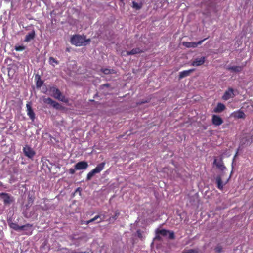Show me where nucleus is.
Wrapping results in <instances>:
<instances>
[{
    "label": "nucleus",
    "mask_w": 253,
    "mask_h": 253,
    "mask_svg": "<svg viewBox=\"0 0 253 253\" xmlns=\"http://www.w3.org/2000/svg\"><path fill=\"white\" fill-rule=\"evenodd\" d=\"M110 85L109 84H105L101 85L100 86V89H103L104 87H109Z\"/></svg>",
    "instance_id": "nucleus-37"
},
{
    "label": "nucleus",
    "mask_w": 253,
    "mask_h": 253,
    "mask_svg": "<svg viewBox=\"0 0 253 253\" xmlns=\"http://www.w3.org/2000/svg\"><path fill=\"white\" fill-rule=\"evenodd\" d=\"M216 182L217 184V188L219 190H223L224 185H225L227 183V182H226L224 184H223L222 179H221V177L219 176H218L216 177Z\"/></svg>",
    "instance_id": "nucleus-22"
},
{
    "label": "nucleus",
    "mask_w": 253,
    "mask_h": 253,
    "mask_svg": "<svg viewBox=\"0 0 253 253\" xmlns=\"http://www.w3.org/2000/svg\"><path fill=\"white\" fill-rule=\"evenodd\" d=\"M49 91L52 93V96L56 99L63 102H65V98L62 95L60 91L55 86H51L49 88Z\"/></svg>",
    "instance_id": "nucleus-3"
},
{
    "label": "nucleus",
    "mask_w": 253,
    "mask_h": 253,
    "mask_svg": "<svg viewBox=\"0 0 253 253\" xmlns=\"http://www.w3.org/2000/svg\"><path fill=\"white\" fill-rule=\"evenodd\" d=\"M101 221V219H100V220L97 221V223H100Z\"/></svg>",
    "instance_id": "nucleus-43"
},
{
    "label": "nucleus",
    "mask_w": 253,
    "mask_h": 253,
    "mask_svg": "<svg viewBox=\"0 0 253 253\" xmlns=\"http://www.w3.org/2000/svg\"><path fill=\"white\" fill-rule=\"evenodd\" d=\"M141 50L139 48H136L132 49L131 51H126V55H135L141 52Z\"/></svg>",
    "instance_id": "nucleus-23"
},
{
    "label": "nucleus",
    "mask_w": 253,
    "mask_h": 253,
    "mask_svg": "<svg viewBox=\"0 0 253 253\" xmlns=\"http://www.w3.org/2000/svg\"><path fill=\"white\" fill-rule=\"evenodd\" d=\"M246 64H245L243 66H229L227 67V69L232 72L234 73H239L241 72L244 68V67L245 66Z\"/></svg>",
    "instance_id": "nucleus-18"
},
{
    "label": "nucleus",
    "mask_w": 253,
    "mask_h": 253,
    "mask_svg": "<svg viewBox=\"0 0 253 253\" xmlns=\"http://www.w3.org/2000/svg\"><path fill=\"white\" fill-rule=\"evenodd\" d=\"M38 209V206H36L32 208V211L28 212L27 210L26 209L25 211L23 212L24 216L26 218H36L38 216V213L36 212Z\"/></svg>",
    "instance_id": "nucleus-5"
},
{
    "label": "nucleus",
    "mask_w": 253,
    "mask_h": 253,
    "mask_svg": "<svg viewBox=\"0 0 253 253\" xmlns=\"http://www.w3.org/2000/svg\"><path fill=\"white\" fill-rule=\"evenodd\" d=\"M77 191H79L80 192L81 191V188L79 187L76 190V192H77Z\"/></svg>",
    "instance_id": "nucleus-42"
},
{
    "label": "nucleus",
    "mask_w": 253,
    "mask_h": 253,
    "mask_svg": "<svg viewBox=\"0 0 253 253\" xmlns=\"http://www.w3.org/2000/svg\"><path fill=\"white\" fill-rule=\"evenodd\" d=\"M8 224L11 228L17 231H20L22 230H27L28 228H31L32 225L30 224H27L22 226H19L16 223H13L11 221H8Z\"/></svg>",
    "instance_id": "nucleus-4"
},
{
    "label": "nucleus",
    "mask_w": 253,
    "mask_h": 253,
    "mask_svg": "<svg viewBox=\"0 0 253 253\" xmlns=\"http://www.w3.org/2000/svg\"><path fill=\"white\" fill-rule=\"evenodd\" d=\"M24 155L29 158H32L35 155V151L28 145H26L23 148Z\"/></svg>",
    "instance_id": "nucleus-6"
},
{
    "label": "nucleus",
    "mask_w": 253,
    "mask_h": 253,
    "mask_svg": "<svg viewBox=\"0 0 253 253\" xmlns=\"http://www.w3.org/2000/svg\"><path fill=\"white\" fill-rule=\"evenodd\" d=\"M182 253H198V251L197 249H189L184 251Z\"/></svg>",
    "instance_id": "nucleus-31"
},
{
    "label": "nucleus",
    "mask_w": 253,
    "mask_h": 253,
    "mask_svg": "<svg viewBox=\"0 0 253 253\" xmlns=\"http://www.w3.org/2000/svg\"><path fill=\"white\" fill-rule=\"evenodd\" d=\"M90 222H89V220H87V221H82V224H85V225H87L88 224H89Z\"/></svg>",
    "instance_id": "nucleus-41"
},
{
    "label": "nucleus",
    "mask_w": 253,
    "mask_h": 253,
    "mask_svg": "<svg viewBox=\"0 0 253 253\" xmlns=\"http://www.w3.org/2000/svg\"><path fill=\"white\" fill-rule=\"evenodd\" d=\"M36 80V86L37 88H40L43 84V81L41 80L40 75H36L35 76Z\"/></svg>",
    "instance_id": "nucleus-24"
},
{
    "label": "nucleus",
    "mask_w": 253,
    "mask_h": 253,
    "mask_svg": "<svg viewBox=\"0 0 253 253\" xmlns=\"http://www.w3.org/2000/svg\"><path fill=\"white\" fill-rule=\"evenodd\" d=\"M43 102L47 104L51 105L52 107L56 109H59L61 108V105L56 101L52 100L51 98L48 97L43 99Z\"/></svg>",
    "instance_id": "nucleus-8"
},
{
    "label": "nucleus",
    "mask_w": 253,
    "mask_h": 253,
    "mask_svg": "<svg viewBox=\"0 0 253 253\" xmlns=\"http://www.w3.org/2000/svg\"><path fill=\"white\" fill-rule=\"evenodd\" d=\"M213 164L216 166L217 168L220 169L221 170H223L225 169V167L224 166L223 163L222 161L217 162L216 159H214Z\"/></svg>",
    "instance_id": "nucleus-26"
},
{
    "label": "nucleus",
    "mask_w": 253,
    "mask_h": 253,
    "mask_svg": "<svg viewBox=\"0 0 253 253\" xmlns=\"http://www.w3.org/2000/svg\"><path fill=\"white\" fill-rule=\"evenodd\" d=\"M211 122L213 125L219 126L223 123V120L219 116L213 115L212 116Z\"/></svg>",
    "instance_id": "nucleus-10"
},
{
    "label": "nucleus",
    "mask_w": 253,
    "mask_h": 253,
    "mask_svg": "<svg viewBox=\"0 0 253 253\" xmlns=\"http://www.w3.org/2000/svg\"><path fill=\"white\" fill-rule=\"evenodd\" d=\"M137 234L139 237L141 238L142 237L141 231L140 230H138L137 231Z\"/></svg>",
    "instance_id": "nucleus-40"
},
{
    "label": "nucleus",
    "mask_w": 253,
    "mask_h": 253,
    "mask_svg": "<svg viewBox=\"0 0 253 253\" xmlns=\"http://www.w3.org/2000/svg\"><path fill=\"white\" fill-rule=\"evenodd\" d=\"M33 201V198L31 196H30V195H29L28 198V203L25 205L26 210H28V209L32 205Z\"/></svg>",
    "instance_id": "nucleus-28"
},
{
    "label": "nucleus",
    "mask_w": 253,
    "mask_h": 253,
    "mask_svg": "<svg viewBox=\"0 0 253 253\" xmlns=\"http://www.w3.org/2000/svg\"><path fill=\"white\" fill-rule=\"evenodd\" d=\"M98 218H100V216L99 215H96L94 218L89 220V222L91 223V222H94L95 221H96Z\"/></svg>",
    "instance_id": "nucleus-36"
},
{
    "label": "nucleus",
    "mask_w": 253,
    "mask_h": 253,
    "mask_svg": "<svg viewBox=\"0 0 253 253\" xmlns=\"http://www.w3.org/2000/svg\"><path fill=\"white\" fill-rule=\"evenodd\" d=\"M207 38H205L202 40L199 41V42H183V45L187 48H195L198 45H200L202 43V42L207 39Z\"/></svg>",
    "instance_id": "nucleus-9"
},
{
    "label": "nucleus",
    "mask_w": 253,
    "mask_h": 253,
    "mask_svg": "<svg viewBox=\"0 0 253 253\" xmlns=\"http://www.w3.org/2000/svg\"><path fill=\"white\" fill-rule=\"evenodd\" d=\"M231 117H233L235 119H245L246 115L243 111L239 109L237 111H235L231 113L230 115Z\"/></svg>",
    "instance_id": "nucleus-12"
},
{
    "label": "nucleus",
    "mask_w": 253,
    "mask_h": 253,
    "mask_svg": "<svg viewBox=\"0 0 253 253\" xmlns=\"http://www.w3.org/2000/svg\"><path fill=\"white\" fill-rule=\"evenodd\" d=\"M233 92L234 90L233 88H228V89L225 92L223 95L222 96L223 100L227 101L230 98H233L234 97Z\"/></svg>",
    "instance_id": "nucleus-15"
},
{
    "label": "nucleus",
    "mask_w": 253,
    "mask_h": 253,
    "mask_svg": "<svg viewBox=\"0 0 253 253\" xmlns=\"http://www.w3.org/2000/svg\"><path fill=\"white\" fill-rule=\"evenodd\" d=\"M137 223H138V222L136 221V223H135L136 225H137Z\"/></svg>",
    "instance_id": "nucleus-45"
},
{
    "label": "nucleus",
    "mask_w": 253,
    "mask_h": 253,
    "mask_svg": "<svg viewBox=\"0 0 253 253\" xmlns=\"http://www.w3.org/2000/svg\"><path fill=\"white\" fill-rule=\"evenodd\" d=\"M43 102L47 104L51 105L52 107L56 109H59L61 108V105L56 101L52 100L51 98L48 97L43 99Z\"/></svg>",
    "instance_id": "nucleus-7"
},
{
    "label": "nucleus",
    "mask_w": 253,
    "mask_h": 253,
    "mask_svg": "<svg viewBox=\"0 0 253 253\" xmlns=\"http://www.w3.org/2000/svg\"><path fill=\"white\" fill-rule=\"evenodd\" d=\"M35 37V32L34 30H32L30 32L28 33L25 36L24 41L25 42H29L32 40L34 39Z\"/></svg>",
    "instance_id": "nucleus-21"
},
{
    "label": "nucleus",
    "mask_w": 253,
    "mask_h": 253,
    "mask_svg": "<svg viewBox=\"0 0 253 253\" xmlns=\"http://www.w3.org/2000/svg\"><path fill=\"white\" fill-rule=\"evenodd\" d=\"M169 233V230H166V229H157L156 230V237L155 238L156 239H158L159 240H161V237L160 235L162 236H168V234Z\"/></svg>",
    "instance_id": "nucleus-17"
},
{
    "label": "nucleus",
    "mask_w": 253,
    "mask_h": 253,
    "mask_svg": "<svg viewBox=\"0 0 253 253\" xmlns=\"http://www.w3.org/2000/svg\"><path fill=\"white\" fill-rule=\"evenodd\" d=\"M26 108L27 115L31 120L34 121L35 118V114L32 108L31 102H28L26 104Z\"/></svg>",
    "instance_id": "nucleus-14"
},
{
    "label": "nucleus",
    "mask_w": 253,
    "mask_h": 253,
    "mask_svg": "<svg viewBox=\"0 0 253 253\" xmlns=\"http://www.w3.org/2000/svg\"><path fill=\"white\" fill-rule=\"evenodd\" d=\"M105 162H102L97 165L96 168L91 170L87 175L86 180H90L95 174L99 173L104 168Z\"/></svg>",
    "instance_id": "nucleus-2"
},
{
    "label": "nucleus",
    "mask_w": 253,
    "mask_h": 253,
    "mask_svg": "<svg viewBox=\"0 0 253 253\" xmlns=\"http://www.w3.org/2000/svg\"><path fill=\"white\" fill-rule=\"evenodd\" d=\"M80 253H86V252H80Z\"/></svg>",
    "instance_id": "nucleus-44"
},
{
    "label": "nucleus",
    "mask_w": 253,
    "mask_h": 253,
    "mask_svg": "<svg viewBox=\"0 0 253 253\" xmlns=\"http://www.w3.org/2000/svg\"><path fill=\"white\" fill-rule=\"evenodd\" d=\"M15 49L16 51H20L24 50L25 49V47L24 46H16Z\"/></svg>",
    "instance_id": "nucleus-35"
},
{
    "label": "nucleus",
    "mask_w": 253,
    "mask_h": 253,
    "mask_svg": "<svg viewBox=\"0 0 253 253\" xmlns=\"http://www.w3.org/2000/svg\"><path fill=\"white\" fill-rule=\"evenodd\" d=\"M132 4H133V8L136 9V10H139L141 7V4H139L138 3L135 2V1H133Z\"/></svg>",
    "instance_id": "nucleus-33"
},
{
    "label": "nucleus",
    "mask_w": 253,
    "mask_h": 253,
    "mask_svg": "<svg viewBox=\"0 0 253 253\" xmlns=\"http://www.w3.org/2000/svg\"><path fill=\"white\" fill-rule=\"evenodd\" d=\"M120 214V212L119 211H115L114 215L112 216V217H110L109 218V221L110 222H114L118 217V216Z\"/></svg>",
    "instance_id": "nucleus-29"
},
{
    "label": "nucleus",
    "mask_w": 253,
    "mask_h": 253,
    "mask_svg": "<svg viewBox=\"0 0 253 253\" xmlns=\"http://www.w3.org/2000/svg\"><path fill=\"white\" fill-rule=\"evenodd\" d=\"M69 172L71 174H74L75 172V169H72V168L70 169Z\"/></svg>",
    "instance_id": "nucleus-39"
},
{
    "label": "nucleus",
    "mask_w": 253,
    "mask_h": 253,
    "mask_svg": "<svg viewBox=\"0 0 253 253\" xmlns=\"http://www.w3.org/2000/svg\"><path fill=\"white\" fill-rule=\"evenodd\" d=\"M206 61V58L202 56L200 58H195L191 63V65L193 66H200L204 64Z\"/></svg>",
    "instance_id": "nucleus-16"
},
{
    "label": "nucleus",
    "mask_w": 253,
    "mask_h": 253,
    "mask_svg": "<svg viewBox=\"0 0 253 253\" xmlns=\"http://www.w3.org/2000/svg\"><path fill=\"white\" fill-rule=\"evenodd\" d=\"M226 109L224 104L221 103H218L216 107L214 109L213 112L216 113H220L223 112Z\"/></svg>",
    "instance_id": "nucleus-20"
},
{
    "label": "nucleus",
    "mask_w": 253,
    "mask_h": 253,
    "mask_svg": "<svg viewBox=\"0 0 253 253\" xmlns=\"http://www.w3.org/2000/svg\"><path fill=\"white\" fill-rule=\"evenodd\" d=\"M69 238L73 243L76 240H82L83 238L82 237H77V235L75 234L70 235Z\"/></svg>",
    "instance_id": "nucleus-27"
},
{
    "label": "nucleus",
    "mask_w": 253,
    "mask_h": 253,
    "mask_svg": "<svg viewBox=\"0 0 253 253\" xmlns=\"http://www.w3.org/2000/svg\"><path fill=\"white\" fill-rule=\"evenodd\" d=\"M223 248L220 245H218L215 248V251L216 253H221L222 251Z\"/></svg>",
    "instance_id": "nucleus-34"
},
{
    "label": "nucleus",
    "mask_w": 253,
    "mask_h": 253,
    "mask_svg": "<svg viewBox=\"0 0 253 253\" xmlns=\"http://www.w3.org/2000/svg\"><path fill=\"white\" fill-rule=\"evenodd\" d=\"M90 42V39H86L84 35H75L71 39V43L76 46L86 45Z\"/></svg>",
    "instance_id": "nucleus-1"
},
{
    "label": "nucleus",
    "mask_w": 253,
    "mask_h": 253,
    "mask_svg": "<svg viewBox=\"0 0 253 253\" xmlns=\"http://www.w3.org/2000/svg\"><path fill=\"white\" fill-rule=\"evenodd\" d=\"M80 241V240H76V241H75L73 243V244L75 245L76 247H78L80 245V243L79 242Z\"/></svg>",
    "instance_id": "nucleus-38"
},
{
    "label": "nucleus",
    "mask_w": 253,
    "mask_h": 253,
    "mask_svg": "<svg viewBox=\"0 0 253 253\" xmlns=\"http://www.w3.org/2000/svg\"><path fill=\"white\" fill-rule=\"evenodd\" d=\"M195 71V69H191L188 70H184L179 72V79L180 80L184 77H187L190 74Z\"/></svg>",
    "instance_id": "nucleus-19"
},
{
    "label": "nucleus",
    "mask_w": 253,
    "mask_h": 253,
    "mask_svg": "<svg viewBox=\"0 0 253 253\" xmlns=\"http://www.w3.org/2000/svg\"><path fill=\"white\" fill-rule=\"evenodd\" d=\"M49 62L50 64L52 65L53 66H54V63H55L56 64H59V62L52 57H50L49 58Z\"/></svg>",
    "instance_id": "nucleus-30"
},
{
    "label": "nucleus",
    "mask_w": 253,
    "mask_h": 253,
    "mask_svg": "<svg viewBox=\"0 0 253 253\" xmlns=\"http://www.w3.org/2000/svg\"><path fill=\"white\" fill-rule=\"evenodd\" d=\"M0 197L3 199L4 204L5 205H9L12 202V198L10 197L7 193H0Z\"/></svg>",
    "instance_id": "nucleus-13"
},
{
    "label": "nucleus",
    "mask_w": 253,
    "mask_h": 253,
    "mask_svg": "<svg viewBox=\"0 0 253 253\" xmlns=\"http://www.w3.org/2000/svg\"><path fill=\"white\" fill-rule=\"evenodd\" d=\"M88 167V164L86 161H80L78 162L75 165V169L76 170H85Z\"/></svg>",
    "instance_id": "nucleus-11"
},
{
    "label": "nucleus",
    "mask_w": 253,
    "mask_h": 253,
    "mask_svg": "<svg viewBox=\"0 0 253 253\" xmlns=\"http://www.w3.org/2000/svg\"><path fill=\"white\" fill-rule=\"evenodd\" d=\"M121 1H123L124 0H120Z\"/></svg>",
    "instance_id": "nucleus-46"
},
{
    "label": "nucleus",
    "mask_w": 253,
    "mask_h": 253,
    "mask_svg": "<svg viewBox=\"0 0 253 253\" xmlns=\"http://www.w3.org/2000/svg\"><path fill=\"white\" fill-rule=\"evenodd\" d=\"M100 71L105 75L116 73V71L114 69H110L109 68H101Z\"/></svg>",
    "instance_id": "nucleus-25"
},
{
    "label": "nucleus",
    "mask_w": 253,
    "mask_h": 253,
    "mask_svg": "<svg viewBox=\"0 0 253 253\" xmlns=\"http://www.w3.org/2000/svg\"><path fill=\"white\" fill-rule=\"evenodd\" d=\"M168 238L169 239H174L175 238L174 233L172 231L169 230V233L168 234Z\"/></svg>",
    "instance_id": "nucleus-32"
}]
</instances>
